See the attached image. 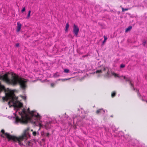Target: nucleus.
Returning a JSON list of instances; mask_svg holds the SVG:
<instances>
[{"mask_svg": "<svg viewBox=\"0 0 147 147\" xmlns=\"http://www.w3.org/2000/svg\"><path fill=\"white\" fill-rule=\"evenodd\" d=\"M146 43V42L145 40H143L142 43V45L144 46H145V44Z\"/></svg>", "mask_w": 147, "mask_h": 147, "instance_id": "bb28decb", "label": "nucleus"}, {"mask_svg": "<svg viewBox=\"0 0 147 147\" xmlns=\"http://www.w3.org/2000/svg\"><path fill=\"white\" fill-rule=\"evenodd\" d=\"M17 29L16 30L17 32H19L20 31L21 27H22V24H21L19 22H17Z\"/></svg>", "mask_w": 147, "mask_h": 147, "instance_id": "6e6552de", "label": "nucleus"}, {"mask_svg": "<svg viewBox=\"0 0 147 147\" xmlns=\"http://www.w3.org/2000/svg\"><path fill=\"white\" fill-rule=\"evenodd\" d=\"M0 80H1L3 82H5L8 85H12L13 86L19 84L20 87L23 90L25 89L27 87L26 80L21 77H19L16 74L13 75V74H11V79H10L7 73L5 74L3 76H0Z\"/></svg>", "mask_w": 147, "mask_h": 147, "instance_id": "f257e3e1", "label": "nucleus"}, {"mask_svg": "<svg viewBox=\"0 0 147 147\" xmlns=\"http://www.w3.org/2000/svg\"><path fill=\"white\" fill-rule=\"evenodd\" d=\"M37 134H39L38 131L37 133L36 131H34L32 132V134L34 136H36Z\"/></svg>", "mask_w": 147, "mask_h": 147, "instance_id": "f3484780", "label": "nucleus"}, {"mask_svg": "<svg viewBox=\"0 0 147 147\" xmlns=\"http://www.w3.org/2000/svg\"><path fill=\"white\" fill-rule=\"evenodd\" d=\"M7 91L9 92L7 94V96L9 98H11V100H10L8 102V104L10 106L12 105L15 107L21 108L23 106V104L18 101L17 99H14V94L13 91L10 89H7Z\"/></svg>", "mask_w": 147, "mask_h": 147, "instance_id": "7ed1b4c3", "label": "nucleus"}, {"mask_svg": "<svg viewBox=\"0 0 147 147\" xmlns=\"http://www.w3.org/2000/svg\"><path fill=\"white\" fill-rule=\"evenodd\" d=\"M104 76L105 77L107 78H109L110 77L109 69L107 70V73L104 75Z\"/></svg>", "mask_w": 147, "mask_h": 147, "instance_id": "1a4fd4ad", "label": "nucleus"}, {"mask_svg": "<svg viewBox=\"0 0 147 147\" xmlns=\"http://www.w3.org/2000/svg\"><path fill=\"white\" fill-rule=\"evenodd\" d=\"M79 28L78 26L75 24H74L73 32L74 34L75 35L77 36L79 32Z\"/></svg>", "mask_w": 147, "mask_h": 147, "instance_id": "423d86ee", "label": "nucleus"}, {"mask_svg": "<svg viewBox=\"0 0 147 147\" xmlns=\"http://www.w3.org/2000/svg\"><path fill=\"white\" fill-rule=\"evenodd\" d=\"M49 133H47V134H46V136H47L48 137V136H49Z\"/></svg>", "mask_w": 147, "mask_h": 147, "instance_id": "72a5a7b5", "label": "nucleus"}, {"mask_svg": "<svg viewBox=\"0 0 147 147\" xmlns=\"http://www.w3.org/2000/svg\"><path fill=\"white\" fill-rule=\"evenodd\" d=\"M16 47H19V44L18 43H16Z\"/></svg>", "mask_w": 147, "mask_h": 147, "instance_id": "2f4dec72", "label": "nucleus"}, {"mask_svg": "<svg viewBox=\"0 0 147 147\" xmlns=\"http://www.w3.org/2000/svg\"><path fill=\"white\" fill-rule=\"evenodd\" d=\"M31 142L30 141H28L27 143H26V145L28 146H30Z\"/></svg>", "mask_w": 147, "mask_h": 147, "instance_id": "393cba45", "label": "nucleus"}, {"mask_svg": "<svg viewBox=\"0 0 147 147\" xmlns=\"http://www.w3.org/2000/svg\"><path fill=\"white\" fill-rule=\"evenodd\" d=\"M39 127H40L41 128V127H42V125L41 123H40L39 124Z\"/></svg>", "mask_w": 147, "mask_h": 147, "instance_id": "473e14b6", "label": "nucleus"}, {"mask_svg": "<svg viewBox=\"0 0 147 147\" xmlns=\"http://www.w3.org/2000/svg\"><path fill=\"white\" fill-rule=\"evenodd\" d=\"M30 13H31V11L30 10L28 12V15H27V18L28 19L29 18L30 16Z\"/></svg>", "mask_w": 147, "mask_h": 147, "instance_id": "a211bd4d", "label": "nucleus"}, {"mask_svg": "<svg viewBox=\"0 0 147 147\" xmlns=\"http://www.w3.org/2000/svg\"><path fill=\"white\" fill-rule=\"evenodd\" d=\"M69 26V24L67 23L66 26H65V31L66 32H67L68 31V28Z\"/></svg>", "mask_w": 147, "mask_h": 147, "instance_id": "f8f14e48", "label": "nucleus"}, {"mask_svg": "<svg viewBox=\"0 0 147 147\" xmlns=\"http://www.w3.org/2000/svg\"><path fill=\"white\" fill-rule=\"evenodd\" d=\"M112 74L115 77H119L118 75L117 74H116L115 73L113 72L112 73Z\"/></svg>", "mask_w": 147, "mask_h": 147, "instance_id": "aec40b11", "label": "nucleus"}, {"mask_svg": "<svg viewBox=\"0 0 147 147\" xmlns=\"http://www.w3.org/2000/svg\"><path fill=\"white\" fill-rule=\"evenodd\" d=\"M109 69V68L108 67H104L103 69V71H105L106 70H107Z\"/></svg>", "mask_w": 147, "mask_h": 147, "instance_id": "5701e85b", "label": "nucleus"}, {"mask_svg": "<svg viewBox=\"0 0 147 147\" xmlns=\"http://www.w3.org/2000/svg\"><path fill=\"white\" fill-rule=\"evenodd\" d=\"M40 129H41V128H40V127H39V129H38V131L39 130H40Z\"/></svg>", "mask_w": 147, "mask_h": 147, "instance_id": "c9c22d12", "label": "nucleus"}, {"mask_svg": "<svg viewBox=\"0 0 147 147\" xmlns=\"http://www.w3.org/2000/svg\"><path fill=\"white\" fill-rule=\"evenodd\" d=\"M55 85V84L54 83H51V86L52 87H53Z\"/></svg>", "mask_w": 147, "mask_h": 147, "instance_id": "7c9ffc66", "label": "nucleus"}, {"mask_svg": "<svg viewBox=\"0 0 147 147\" xmlns=\"http://www.w3.org/2000/svg\"><path fill=\"white\" fill-rule=\"evenodd\" d=\"M25 9H26L25 7H23V8L22 9V10L21 11V12H24L25 11Z\"/></svg>", "mask_w": 147, "mask_h": 147, "instance_id": "c756f323", "label": "nucleus"}, {"mask_svg": "<svg viewBox=\"0 0 147 147\" xmlns=\"http://www.w3.org/2000/svg\"><path fill=\"white\" fill-rule=\"evenodd\" d=\"M71 78H69V79H59V80H61L62 81H66V80H69V79H70Z\"/></svg>", "mask_w": 147, "mask_h": 147, "instance_id": "b1692460", "label": "nucleus"}, {"mask_svg": "<svg viewBox=\"0 0 147 147\" xmlns=\"http://www.w3.org/2000/svg\"><path fill=\"white\" fill-rule=\"evenodd\" d=\"M102 109H99L96 112V113L97 114H99L101 112V111L102 110Z\"/></svg>", "mask_w": 147, "mask_h": 147, "instance_id": "dca6fc26", "label": "nucleus"}, {"mask_svg": "<svg viewBox=\"0 0 147 147\" xmlns=\"http://www.w3.org/2000/svg\"><path fill=\"white\" fill-rule=\"evenodd\" d=\"M36 122V121L33 122L34 123H35Z\"/></svg>", "mask_w": 147, "mask_h": 147, "instance_id": "e433bc0d", "label": "nucleus"}, {"mask_svg": "<svg viewBox=\"0 0 147 147\" xmlns=\"http://www.w3.org/2000/svg\"><path fill=\"white\" fill-rule=\"evenodd\" d=\"M123 78L126 80V81L129 82L130 81V80L129 78H127L125 76H123Z\"/></svg>", "mask_w": 147, "mask_h": 147, "instance_id": "ddd939ff", "label": "nucleus"}, {"mask_svg": "<svg viewBox=\"0 0 147 147\" xmlns=\"http://www.w3.org/2000/svg\"><path fill=\"white\" fill-rule=\"evenodd\" d=\"M23 98L25 100L26 99V97L25 96H23Z\"/></svg>", "mask_w": 147, "mask_h": 147, "instance_id": "f704fd0d", "label": "nucleus"}, {"mask_svg": "<svg viewBox=\"0 0 147 147\" xmlns=\"http://www.w3.org/2000/svg\"><path fill=\"white\" fill-rule=\"evenodd\" d=\"M64 72L66 73H68L69 72V70L67 69H65L64 70Z\"/></svg>", "mask_w": 147, "mask_h": 147, "instance_id": "412c9836", "label": "nucleus"}, {"mask_svg": "<svg viewBox=\"0 0 147 147\" xmlns=\"http://www.w3.org/2000/svg\"><path fill=\"white\" fill-rule=\"evenodd\" d=\"M59 74L58 73H56L54 74V77L55 78L59 76Z\"/></svg>", "mask_w": 147, "mask_h": 147, "instance_id": "2eb2a0df", "label": "nucleus"}, {"mask_svg": "<svg viewBox=\"0 0 147 147\" xmlns=\"http://www.w3.org/2000/svg\"><path fill=\"white\" fill-rule=\"evenodd\" d=\"M5 88V86L4 85L1 84V82H0V91L4 89Z\"/></svg>", "mask_w": 147, "mask_h": 147, "instance_id": "9d476101", "label": "nucleus"}, {"mask_svg": "<svg viewBox=\"0 0 147 147\" xmlns=\"http://www.w3.org/2000/svg\"><path fill=\"white\" fill-rule=\"evenodd\" d=\"M128 10V9H124L123 8H122V11H126Z\"/></svg>", "mask_w": 147, "mask_h": 147, "instance_id": "cd10ccee", "label": "nucleus"}, {"mask_svg": "<svg viewBox=\"0 0 147 147\" xmlns=\"http://www.w3.org/2000/svg\"><path fill=\"white\" fill-rule=\"evenodd\" d=\"M28 112L31 115L33 119H34L36 121H38L40 120V117L38 113H37V115L34 113V111H30L29 109H28Z\"/></svg>", "mask_w": 147, "mask_h": 147, "instance_id": "39448f33", "label": "nucleus"}, {"mask_svg": "<svg viewBox=\"0 0 147 147\" xmlns=\"http://www.w3.org/2000/svg\"><path fill=\"white\" fill-rule=\"evenodd\" d=\"M132 28V27L131 26H129L126 29L125 32H128L130 31Z\"/></svg>", "mask_w": 147, "mask_h": 147, "instance_id": "9b49d317", "label": "nucleus"}, {"mask_svg": "<svg viewBox=\"0 0 147 147\" xmlns=\"http://www.w3.org/2000/svg\"><path fill=\"white\" fill-rule=\"evenodd\" d=\"M102 72V71L101 70H97L96 71V74L101 73Z\"/></svg>", "mask_w": 147, "mask_h": 147, "instance_id": "4be33fe9", "label": "nucleus"}, {"mask_svg": "<svg viewBox=\"0 0 147 147\" xmlns=\"http://www.w3.org/2000/svg\"><path fill=\"white\" fill-rule=\"evenodd\" d=\"M116 92L115 91H113L111 94V96L112 98H113L116 96Z\"/></svg>", "mask_w": 147, "mask_h": 147, "instance_id": "4468645a", "label": "nucleus"}, {"mask_svg": "<svg viewBox=\"0 0 147 147\" xmlns=\"http://www.w3.org/2000/svg\"><path fill=\"white\" fill-rule=\"evenodd\" d=\"M28 117L26 115L24 116L21 115V118L18 116H16V121L17 123L20 122L21 123H27L28 122Z\"/></svg>", "mask_w": 147, "mask_h": 147, "instance_id": "20e7f679", "label": "nucleus"}, {"mask_svg": "<svg viewBox=\"0 0 147 147\" xmlns=\"http://www.w3.org/2000/svg\"><path fill=\"white\" fill-rule=\"evenodd\" d=\"M129 84H130V85H131V86L133 88H134V85H133V84H132L131 83V81H130L129 82Z\"/></svg>", "mask_w": 147, "mask_h": 147, "instance_id": "a878e982", "label": "nucleus"}, {"mask_svg": "<svg viewBox=\"0 0 147 147\" xmlns=\"http://www.w3.org/2000/svg\"><path fill=\"white\" fill-rule=\"evenodd\" d=\"M28 130L29 129H28L25 130L21 136L16 137L11 135L8 133H5L4 130L3 129H2L1 131V132L2 134L1 136V137L3 138H4L5 136L7 138L8 141L12 140L15 142L18 141L19 144L21 146L23 144V143L21 142L25 139H26V140L27 139V134H28Z\"/></svg>", "mask_w": 147, "mask_h": 147, "instance_id": "f03ea898", "label": "nucleus"}, {"mask_svg": "<svg viewBox=\"0 0 147 147\" xmlns=\"http://www.w3.org/2000/svg\"><path fill=\"white\" fill-rule=\"evenodd\" d=\"M104 40L102 42V43L104 44L106 42V40L107 39V37H106L105 36H104Z\"/></svg>", "mask_w": 147, "mask_h": 147, "instance_id": "6ab92c4d", "label": "nucleus"}, {"mask_svg": "<svg viewBox=\"0 0 147 147\" xmlns=\"http://www.w3.org/2000/svg\"><path fill=\"white\" fill-rule=\"evenodd\" d=\"M7 89H9V88H7V89L5 88L4 89L0 91V92H1L2 90H4V92H5V97H2V99L4 101L5 100H7L8 99H10V100H11V98H9V97H7V94L9 93V92L7 91Z\"/></svg>", "mask_w": 147, "mask_h": 147, "instance_id": "0eeeda50", "label": "nucleus"}, {"mask_svg": "<svg viewBox=\"0 0 147 147\" xmlns=\"http://www.w3.org/2000/svg\"><path fill=\"white\" fill-rule=\"evenodd\" d=\"M31 131H33V130L32 129H31Z\"/></svg>", "mask_w": 147, "mask_h": 147, "instance_id": "4c0bfd02", "label": "nucleus"}, {"mask_svg": "<svg viewBox=\"0 0 147 147\" xmlns=\"http://www.w3.org/2000/svg\"><path fill=\"white\" fill-rule=\"evenodd\" d=\"M125 67V65L123 64H121L120 65V68H123L124 67Z\"/></svg>", "mask_w": 147, "mask_h": 147, "instance_id": "c85d7f7f", "label": "nucleus"}]
</instances>
